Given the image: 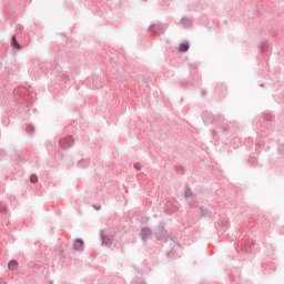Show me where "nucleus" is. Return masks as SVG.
I'll use <instances>...</instances> for the list:
<instances>
[{"label":"nucleus","mask_w":284,"mask_h":284,"mask_svg":"<svg viewBox=\"0 0 284 284\" xmlns=\"http://www.w3.org/2000/svg\"><path fill=\"white\" fill-rule=\"evenodd\" d=\"M247 163H250V165H258V158L250 156Z\"/></svg>","instance_id":"17"},{"label":"nucleus","mask_w":284,"mask_h":284,"mask_svg":"<svg viewBox=\"0 0 284 284\" xmlns=\"http://www.w3.org/2000/svg\"><path fill=\"white\" fill-rule=\"evenodd\" d=\"M278 151L281 154H284V144H280Z\"/></svg>","instance_id":"26"},{"label":"nucleus","mask_w":284,"mask_h":284,"mask_svg":"<svg viewBox=\"0 0 284 284\" xmlns=\"http://www.w3.org/2000/svg\"><path fill=\"white\" fill-rule=\"evenodd\" d=\"M201 95H202V97H207V91H206L205 89H202V90H201Z\"/></svg>","instance_id":"27"},{"label":"nucleus","mask_w":284,"mask_h":284,"mask_svg":"<svg viewBox=\"0 0 284 284\" xmlns=\"http://www.w3.org/2000/svg\"><path fill=\"white\" fill-rule=\"evenodd\" d=\"M215 94L221 97L222 99L227 97V87L223 84V82L217 83L215 87Z\"/></svg>","instance_id":"7"},{"label":"nucleus","mask_w":284,"mask_h":284,"mask_svg":"<svg viewBox=\"0 0 284 284\" xmlns=\"http://www.w3.org/2000/svg\"><path fill=\"white\" fill-rule=\"evenodd\" d=\"M0 284H8V283L0 278Z\"/></svg>","instance_id":"30"},{"label":"nucleus","mask_w":284,"mask_h":284,"mask_svg":"<svg viewBox=\"0 0 284 284\" xmlns=\"http://www.w3.org/2000/svg\"><path fill=\"white\" fill-rule=\"evenodd\" d=\"M132 284H145V281H136V282H133Z\"/></svg>","instance_id":"29"},{"label":"nucleus","mask_w":284,"mask_h":284,"mask_svg":"<svg viewBox=\"0 0 284 284\" xmlns=\"http://www.w3.org/2000/svg\"><path fill=\"white\" fill-rule=\"evenodd\" d=\"M200 212L202 219H210V216H212V211H210V209H205L204 206H200Z\"/></svg>","instance_id":"10"},{"label":"nucleus","mask_w":284,"mask_h":284,"mask_svg":"<svg viewBox=\"0 0 284 284\" xmlns=\"http://www.w3.org/2000/svg\"><path fill=\"white\" fill-rule=\"evenodd\" d=\"M38 181H39V178L37 176V174H32V175L30 176V182H31V183H38Z\"/></svg>","instance_id":"20"},{"label":"nucleus","mask_w":284,"mask_h":284,"mask_svg":"<svg viewBox=\"0 0 284 284\" xmlns=\"http://www.w3.org/2000/svg\"><path fill=\"white\" fill-rule=\"evenodd\" d=\"M152 229L150 226H144L140 231V239L144 242L148 243V239H152Z\"/></svg>","instance_id":"6"},{"label":"nucleus","mask_w":284,"mask_h":284,"mask_svg":"<svg viewBox=\"0 0 284 284\" xmlns=\"http://www.w3.org/2000/svg\"><path fill=\"white\" fill-rule=\"evenodd\" d=\"M11 45L16 50H21V43H19V41L17 40V36H12V38H11Z\"/></svg>","instance_id":"12"},{"label":"nucleus","mask_w":284,"mask_h":284,"mask_svg":"<svg viewBox=\"0 0 284 284\" xmlns=\"http://www.w3.org/2000/svg\"><path fill=\"white\" fill-rule=\"evenodd\" d=\"M26 92H28V89L24 87L16 88L13 90V97H16V99H26Z\"/></svg>","instance_id":"9"},{"label":"nucleus","mask_w":284,"mask_h":284,"mask_svg":"<svg viewBox=\"0 0 284 284\" xmlns=\"http://www.w3.org/2000/svg\"><path fill=\"white\" fill-rule=\"evenodd\" d=\"M262 119H263L264 121H274V114L268 113V112H264V113L262 114Z\"/></svg>","instance_id":"16"},{"label":"nucleus","mask_w":284,"mask_h":284,"mask_svg":"<svg viewBox=\"0 0 284 284\" xmlns=\"http://www.w3.org/2000/svg\"><path fill=\"white\" fill-rule=\"evenodd\" d=\"M165 30H168V27L163 23H153L149 27V31L154 32V34H165Z\"/></svg>","instance_id":"4"},{"label":"nucleus","mask_w":284,"mask_h":284,"mask_svg":"<svg viewBox=\"0 0 284 284\" xmlns=\"http://www.w3.org/2000/svg\"><path fill=\"white\" fill-rule=\"evenodd\" d=\"M100 239H101L102 245H104V247H112V243H114V235H108L103 231H101Z\"/></svg>","instance_id":"5"},{"label":"nucleus","mask_w":284,"mask_h":284,"mask_svg":"<svg viewBox=\"0 0 284 284\" xmlns=\"http://www.w3.org/2000/svg\"><path fill=\"white\" fill-rule=\"evenodd\" d=\"M155 237L158 241H164L165 243H168V241H170V239H172V236H170V234H168V230H165V223L160 222L159 225L155 229Z\"/></svg>","instance_id":"1"},{"label":"nucleus","mask_w":284,"mask_h":284,"mask_svg":"<svg viewBox=\"0 0 284 284\" xmlns=\"http://www.w3.org/2000/svg\"><path fill=\"white\" fill-rule=\"evenodd\" d=\"M78 165H79V168L85 169V168H88V165H90V161L89 160H80Z\"/></svg>","instance_id":"18"},{"label":"nucleus","mask_w":284,"mask_h":284,"mask_svg":"<svg viewBox=\"0 0 284 284\" xmlns=\"http://www.w3.org/2000/svg\"><path fill=\"white\" fill-rule=\"evenodd\" d=\"M203 121L206 125H213V123H221V121H225V118L222 114L213 115L212 113L205 111L203 113Z\"/></svg>","instance_id":"2"},{"label":"nucleus","mask_w":284,"mask_h":284,"mask_svg":"<svg viewBox=\"0 0 284 284\" xmlns=\"http://www.w3.org/2000/svg\"><path fill=\"white\" fill-rule=\"evenodd\" d=\"M187 50H190V43L189 42H183V43L180 44V47H179L180 52H187Z\"/></svg>","instance_id":"15"},{"label":"nucleus","mask_w":284,"mask_h":284,"mask_svg":"<svg viewBox=\"0 0 284 284\" xmlns=\"http://www.w3.org/2000/svg\"><path fill=\"white\" fill-rule=\"evenodd\" d=\"M134 170H136L138 172L141 171V163L136 162L133 164Z\"/></svg>","instance_id":"24"},{"label":"nucleus","mask_w":284,"mask_h":284,"mask_svg":"<svg viewBox=\"0 0 284 284\" xmlns=\"http://www.w3.org/2000/svg\"><path fill=\"white\" fill-rule=\"evenodd\" d=\"M49 284H52V282H50Z\"/></svg>","instance_id":"32"},{"label":"nucleus","mask_w":284,"mask_h":284,"mask_svg":"<svg viewBox=\"0 0 284 284\" xmlns=\"http://www.w3.org/2000/svg\"><path fill=\"white\" fill-rule=\"evenodd\" d=\"M26 132H28V134H34V125L27 124Z\"/></svg>","instance_id":"19"},{"label":"nucleus","mask_w":284,"mask_h":284,"mask_svg":"<svg viewBox=\"0 0 284 284\" xmlns=\"http://www.w3.org/2000/svg\"><path fill=\"white\" fill-rule=\"evenodd\" d=\"M194 196V192H192V189H190V186H186L185 187V191H184V199H186V201L189 199H192Z\"/></svg>","instance_id":"14"},{"label":"nucleus","mask_w":284,"mask_h":284,"mask_svg":"<svg viewBox=\"0 0 284 284\" xmlns=\"http://www.w3.org/2000/svg\"><path fill=\"white\" fill-rule=\"evenodd\" d=\"M267 48H268L267 42L262 43L261 52H267Z\"/></svg>","instance_id":"22"},{"label":"nucleus","mask_w":284,"mask_h":284,"mask_svg":"<svg viewBox=\"0 0 284 284\" xmlns=\"http://www.w3.org/2000/svg\"><path fill=\"white\" fill-rule=\"evenodd\" d=\"M19 267V262H17V260H11L8 263V270H10V272H14V270H17Z\"/></svg>","instance_id":"11"},{"label":"nucleus","mask_w":284,"mask_h":284,"mask_svg":"<svg viewBox=\"0 0 284 284\" xmlns=\"http://www.w3.org/2000/svg\"><path fill=\"white\" fill-rule=\"evenodd\" d=\"M181 23L184 26V28H192V20H190L187 17H183L181 19Z\"/></svg>","instance_id":"13"},{"label":"nucleus","mask_w":284,"mask_h":284,"mask_svg":"<svg viewBox=\"0 0 284 284\" xmlns=\"http://www.w3.org/2000/svg\"><path fill=\"white\" fill-rule=\"evenodd\" d=\"M93 207H94V210H97V211H99V210H101V204H93Z\"/></svg>","instance_id":"28"},{"label":"nucleus","mask_w":284,"mask_h":284,"mask_svg":"<svg viewBox=\"0 0 284 284\" xmlns=\"http://www.w3.org/2000/svg\"><path fill=\"white\" fill-rule=\"evenodd\" d=\"M83 245H85V242H83V239H75L72 245V248L74 250V252H83Z\"/></svg>","instance_id":"8"},{"label":"nucleus","mask_w":284,"mask_h":284,"mask_svg":"<svg viewBox=\"0 0 284 284\" xmlns=\"http://www.w3.org/2000/svg\"><path fill=\"white\" fill-rule=\"evenodd\" d=\"M190 207H192V209H194V207H199V201H196V200H193V201H191L190 202Z\"/></svg>","instance_id":"21"},{"label":"nucleus","mask_w":284,"mask_h":284,"mask_svg":"<svg viewBox=\"0 0 284 284\" xmlns=\"http://www.w3.org/2000/svg\"><path fill=\"white\" fill-rule=\"evenodd\" d=\"M261 88H265V85H264V84H261Z\"/></svg>","instance_id":"31"},{"label":"nucleus","mask_w":284,"mask_h":284,"mask_svg":"<svg viewBox=\"0 0 284 284\" xmlns=\"http://www.w3.org/2000/svg\"><path fill=\"white\" fill-rule=\"evenodd\" d=\"M59 145L62 150H70V146L74 145V138H72V135L61 138L59 141Z\"/></svg>","instance_id":"3"},{"label":"nucleus","mask_w":284,"mask_h":284,"mask_svg":"<svg viewBox=\"0 0 284 284\" xmlns=\"http://www.w3.org/2000/svg\"><path fill=\"white\" fill-rule=\"evenodd\" d=\"M175 172H178V174H183V166H175Z\"/></svg>","instance_id":"25"},{"label":"nucleus","mask_w":284,"mask_h":284,"mask_svg":"<svg viewBox=\"0 0 284 284\" xmlns=\"http://www.w3.org/2000/svg\"><path fill=\"white\" fill-rule=\"evenodd\" d=\"M6 212H8V206H6V205H0V213L3 214V213H6Z\"/></svg>","instance_id":"23"}]
</instances>
